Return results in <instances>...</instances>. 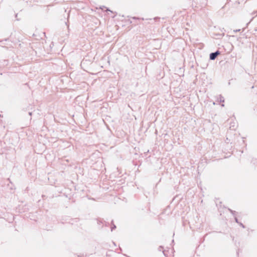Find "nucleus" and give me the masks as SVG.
Segmentation results:
<instances>
[{"label": "nucleus", "instance_id": "nucleus-1", "mask_svg": "<svg viewBox=\"0 0 257 257\" xmlns=\"http://www.w3.org/2000/svg\"><path fill=\"white\" fill-rule=\"evenodd\" d=\"M220 54V52L219 51H217L215 52L211 53L210 54L209 58L211 60H214L216 59L217 56Z\"/></svg>", "mask_w": 257, "mask_h": 257}, {"label": "nucleus", "instance_id": "nucleus-2", "mask_svg": "<svg viewBox=\"0 0 257 257\" xmlns=\"http://www.w3.org/2000/svg\"><path fill=\"white\" fill-rule=\"evenodd\" d=\"M219 98H220V102H224V99L223 97L222 96L220 95Z\"/></svg>", "mask_w": 257, "mask_h": 257}, {"label": "nucleus", "instance_id": "nucleus-3", "mask_svg": "<svg viewBox=\"0 0 257 257\" xmlns=\"http://www.w3.org/2000/svg\"><path fill=\"white\" fill-rule=\"evenodd\" d=\"M240 31V29H237V30H233V32L236 33V32H239Z\"/></svg>", "mask_w": 257, "mask_h": 257}, {"label": "nucleus", "instance_id": "nucleus-4", "mask_svg": "<svg viewBox=\"0 0 257 257\" xmlns=\"http://www.w3.org/2000/svg\"><path fill=\"white\" fill-rule=\"evenodd\" d=\"M115 228H116L115 225H113V226L111 227V231H112Z\"/></svg>", "mask_w": 257, "mask_h": 257}, {"label": "nucleus", "instance_id": "nucleus-5", "mask_svg": "<svg viewBox=\"0 0 257 257\" xmlns=\"http://www.w3.org/2000/svg\"><path fill=\"white\" fill-rule=\"evenodd\" d=\"M235 221H236V222H238V221H237V219L236 218H235Z\"/></svg>", "mask_w": 257, "mask_h": 257}, {"label": "nucleus", "instance_id": "nucleus-6", "mask_svg": "<svg viewBox=\"0 0 257 257\" xmlns=\"http://www.w3.org/2000/svg\"><path fill=\"white\" fill-rule=\"evenodd\" d=\"M240 225H241L243 227H244V226L242 223H240Z\"/></svg>", "mask_w": 257, "mask_h": 257}, {"label": "nucleus", "instance_id": "nucleus-7", "mask_svg": "<svg viewBox=\"0 0 257 257\" xmlns=\"http://www.w3.org/2000/svg\"><path fill=\"white\" fill-rule=\"evenodd\" d=\"M32 114V112H29V115H31Z\"/></svg>", "mask_w": 257, "mask_h": 257}, {"label": "nucleus", "instance_id": "nucleus-8", "mask_svg": "<svg viewBox=\"0 0 257 257\" xmlns=\"http://www.w3.org/2000/svg\"><path fill=\"white\" fill-rule=\"evenodd\" d=\"M231 212L233 213V211L232 210H229Z\"/></svg>", "mask_w": 257, "mask_h": 257}]
</instances>
